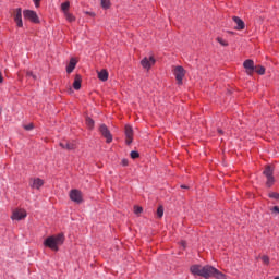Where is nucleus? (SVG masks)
<instances>
[{
  "instance_id": "nucleus-1",
  "label": "nucleus",
  "mask_w": 279,
  "mask_h": 279,
  "mask_svg": "<svg viewBox=\"0 0 279 279\" xmlns=\"http://www.w3.org/2000/svg\"><path fill=\"white\" fill-rule=\"evenodd\" d=\"M191 274L193 276H201L202 278H216V279H226V275L219 271L217 268L213 266H202V265H193L190 268Z\"/></svg>"
},
{
  "instance_id": "nucleus-2",
  "label": "nucleus",
  "mask_w": 279,
  "mask_h": 279,
  "mask_svg": "<svg viewBox=\"0 0 279 279\" xmlns=\"http://www.w3.org/2000/svg\"><path fill=\"white\" fill-rule=\"evenodd\" d=\"M64 243V234L60 233L58 235L49 236L45 240L44 245L49 247L53 252H58L60 245Z\"/></svg>"
},
{
  "instance_id": "nucleus-3",
  "label": "nucleus",
  "mask_w": 279,
  "mask_h": 279,
  "mask_svg": "<svg viewBox=\"0 0 279 279\" xmlns=\"http://www.w3.org/2000/svg\"><path fill=\"white\" fill-rule=\"evenodd\" d=\"M185 75H186V71L182 65H178L177 68H174V76L178 84H182V81L184 80Z\"/></svg>"
},
{
  "instance_id": "nucleus-4",
  "label": "nucleus",
  "mask_w": 279,
  "mask_h": 279,
  "mask_svg": "<svg viewBox=\"0 0 279 279\" xmlns=\"http://www.w3.org/2000/svg\"><path fill=\"white\" fill-rule=\"evenodd\" d=\"M24 19H27L32 23H40V20L38 19V14L33 10H24L23 12Z\"/></svg>"
},
{
  "instance_id": "nucleus-5",
  "label": "nucleus",
  "mask_w": 279,
  "mask_h": 279,
  "mask_svg": "<svg viewBox=\"0 0 279 279\" xmlns=\"http://www.w3.org/2000/svg\"><path fill=\"white\" fill-rule=\"evenodd\" d=\"M25 217H27V211H25V209H15L12 213L11 219L13 221H22Z\"/></svg>"
},
{
  "instance_id": "nucleus-6",
  "label": "nucleus",
  "mask_w": 279,
  "mask_h": 279,
  "mask_svg": "<svg viewBox=\"0 0 279 279\" xmlns=\"http://www.w3.org/2000/svg\"><path fill=\"white\" fill-rule=\"evenodd\" d=\"M99 132L104 138H106L107 143H112V134L110 133V130H108V126L106 124H101L99 126Z\"/></svg>"
},
{
  "instance_id": "nucleus-7",
  "label": "nucleus",
  "mask_w": 279,
  "mask_h": 279,
  "mask_svg": "<svg viewBox=\"0 0 279 279\" xmlns=\"http://www.w3.org/2000/svg\"><path fill=\"white\" fill-rule=\"evenodd\" d=\"M70 199L75 204H82L83 202L82 192L80 190H72L70 192Z\"/></svg>"
},
{
  "instance_id": "nucleus-8",
  "label": "nucleus",
  "mask_w": 279,
  "mask_h": 279,
  "mask_svg": "<svg viewBox=\"0 0 279 279\" xmlns=\"http://www.w3.org/2000/svg\"><path fill=\"white\" fill-rule=\"evenodd\" d=\"M124 134L126 137V145H132V141H134V130L132 129L131 125H125L124 126Z\"/></svg>"
},
{
  "instance_id": "nucleus-9",
  "label": "nucleus",
  "mask_w": 279,
  "mask_h": 279,
  "mask_svg": "<svg viewBox=\"0 0 279 279\" xmlns=\"http://www.w3.org/2000/svg\"><path fill=\"white\" fill-rule=\"evenodd\" d=\"M13 17L17 27H23V11L21 9L14 11Z\"/></svg>"
},
{
  "instance_id": "nucleus-10",
  "label": "nucleus",
  "mask_w": 279,
  "mask_h": 279,
  "mask_svg": "<svg viewBox=\"0 0 279 279\" xmlns=\"http://www.w3.org/2000/svg\"><path fill=\"white\" fill-rule=\"evenodd\" d=\"M141 64L143 66V69H151V66H154L156 64V59H154V57H150V58H144L142 61H141Z\"/></svg>"
},
{
  "instance_id": "nucleus-11",
  "label": "nucleus",
  "mask_w": 279,
  "mask_h": 279,
  "mask_svg": "<svg viewBox=\"0 0 279 279\" xmlns=\"http://www.w3.org/2000/svg\"><path fill=\"white\" fill-rule=\"evenodd\" d=\"M59 145L62 149H66L68 151H73V149L76 147L75 142L66 140L60 142Z\"/></svg>"
},
{
  "instance_id": "nucleus-12",
  "label": "nucleus",
  "mask_w": 279,
  "mask_h": 279,
  "mask_svg": "<svg viewBox=\"0 0 279 279\" xmlns=\"http://www.w3.org/2000/svg\"><path fill=\"white\" fill-rule=\"evenodd\" d=\"M45 184V181L40 178H33L29 180L31 189H36L37 191Z\"/></svg>"
},
{
  "instance_id": "nucleus-13",
  "label": "nucleus",
  "mask_w": 279,
  "mask_h": 279,
  "mask_svg": "<svg viewBox=\"0 0 279 279\" xmlns=\"http://www.w3.org/2000/svg\"><path fill=\"white\" fill-rule=\"evenodd\" d=\"M243 66L244 69H246L247 75H252L254 73V69H255L254 60L252 59L245 60L243 63Z\"/></svg>"
},
{
  "instance_id": "nucleus-14",
  "label": "nucleus",
  "mask_w": 279,
  "mask_h": 279,
  "mask_svg": "<svg viewBox=\"0 0 279 279\" xmlns=\"http://www.w3.org/2000/svg\"><path fill=\"white\" fill-rule=\"evenodd\" d=\"M233 21L236 24L235 29L238 31L245 29V22H243V20H241L238 16H233Z\"/></svg>"
},
{
  "instance_id": "nucleus-15",
  "label": "nucleus",
  "mask_w": 279,
  "mask_h": 279,
  "mask_svg": "<svg viewBox=\"0 0 279 279\" xmlns=\"http://www.w3.org/2000/svg\"><path fill=\"white\" fill-rule=\"evenodd\" d=\"M73 88L74 90H80V88H82V76L80 74L75 75Z\"/></svg>"
},
{
  "instance_id": "nucleus-16",
  "label": "nucleus",
  "mask_w": 279,
  "mask_h": 279,
  "mask_svg": "<svg viewBox=\"0 0 279 279\" xmlns=\"http://www.w3.org/2000/svg\"><path fill=\"white\" fill-rule=\"evenodd\" d=\"M75 66H77V60H75L74 58H72L70 60V63L66 66V72L68 73H73V71H75Z\"/></svg>"
},
{
  "instance_id": "nucleus-17",
  "label": "nucleus",
  "mask_w": 279,
  "mask_h": 279,
  "mask_svg": "<svg viewBox=\"0 0 279 279\" xmlns=\"http://www.w3.org/2000/svg\"><path fill=\"white\" fill-rule=\"evenodd\" d=\"M98 78L101 82H108V71L107 70H101L100 72H98Z\"/></svg>"
},
{
  "instance_id": "nucleus-18",
  "label": "nucleus",
  "mask_w": 279,
  "mask_h": 279,
  "mask_svg": "<svg viewBox=\"0 0 279 279\" xmlns=\"http://www.w3.org/2000/svg\"><path fill=\"white\" fill-rule=\"evenodd\" d=\"M85 123L88 130H93L95 128V120H93L90 117L86 118Z\"/></svg>"
},
{
  "instance_id": "nucleus-19",
  "label": "nucleus",
  "mask_w": 279,
  "mask_h": 279,
  "mask_svg": "<svg viewBox=\"0 0 279 279\" xmlns=\"http://www.w3.org/2000/svg\"><path fill=\"white\" fill-rule=\"evenodd\" d=\"M264 175H266V178L274 177V169L271 168V166L265 168Z\"/></svg>"
},
{
  "instance_id": "nucleus-20",
  "label": "nucleus",
  "mask_w": 279,
  "mask_h": 279,
  "mask_svg": "<svg viewBox=\"0 0 279 279\" xmlns=\"http://www.w3.org/2000/svg\"><path fill=\"white\" fill-rule=\"evenodd\" d=\"M69 8H71V2L69 1H65L61 4V10L63 14H66V12H69Z\"/></svg>"
},
{
  "instance_id": "nucleus-21",
  "label": "nucleus",
  "mask_w": 279,
  "mask_h": 279,
  "mask_svg": "<svg viewBox=\"0 0 279 279\" xmlns=\"http://www.w3.org/2000/svg\"><path fill=\"white\" fill-rule=\"evenodd\" d=\"M254 71L258 73V75H265V66L263 65H256Z\"/></svg>"
},
{
  "instance_id": "nucleus-22",
  "label": "nucleus",
  "mask_w": 279,
  "mask_h": 279,
  "mask_svg": "<svg viewBox=\"0 0 279 279\" xmlns=\"http://www.w3.org/2000/svg\"><path fill=\"white\" fill-rule=\"evenodd\" d=\"M163 215H165V207L159 206L158 209H157V217L159 219H162Z\"/></svg>"
},
{
  "instance_id": "nucleus-23",
  "label": "nucleus",
  "mask_w": 279,
  "mask_h": 279,
  "mask_svg": "<svg viewBox=\"0 0 279 279\" xmlns=\"http://www.w3.org/2000/svg\"><path fill=\"white\" fill-rule=\"evenodd\" d=\"M64 16H65L66 21H69V23H73V21H75V16L69 12H65Z\"/></svg>"
},
{
  "instance_id": "nucleus-24",
  "label": "nucleus",
  "mask_w": 279,
  "mask_h": 279,
  "mask_svg": "<svg viewBox=\"0 0 279 279\" xmlns=\"http://www.w3.org/2000/svg\"><path fill=\"white\" fill-rule=\"evenodd\" d=\"M101 8L108 10L110 8V0H101Z\"/></svg>"
},
{
  "instance_id": "nucleus-25",
  "label": "nucleus",
  "mask_w": 279,
  "mask_h": 279,
  "mask_svg": "<svg viewBox=\"0 0 279 279\" xmlns=\"http://www.w3.org/2000/svg\"><path fill=\"white\" fill-rule=\"evenodd\" d=\"M217 43H219V45L222 47H228V41L223 40L221 37H217Z\"/></svg>"
},
{
  "instance_id": "nucleus-26",
  "label": "nucleus",
  "mask_w": 279,
  "mask_h": 279,
  "mask_svg": "<svg viewBox=\"0 0 279 279\" xmlns=\"http://www.w3.org/2000/svg\"><path fill=\"white\" fill-rule=\"evenodd\" d=\"M266 185H267L268 187H270V186L274 185V177H267Z\"/></svg>"
},
{
  "instance_id": "nucleus-27",
  "label": "nucleus",
  "mask_w": 279,
  "mask_h": 279,
  "mask_svg": "<svg viewBox=\"0 0 279 279\" xmlns=\"http://www.w3.org/2000/svg\"><path fill=\"white\" fill-rule=\"evenodd\" d=\"M270 211L272 213V215L275 216H279V207L278 206H274L270 208Z\"/></svg>"
},
{
  "instance_id": "nucleus-28",
  "label": "nucleus",
  "mask_w": 279,
  "mask_h": 279,
  "mask_svg": "<svg viewBox=\"0 0 279 279\" xmlns=\"http://www.w3.org/2000/svg\"><path fill=\"white\" fill-rule=\"evenodd\" d=\"M262 260H263L264 265H269V256L263 255Z\"/></svg>"
},
{
  "instance_id": "nucleus-29",
  "label": "nucleus",
  "mask_w": 279,
  "mask_h": 279,
  "mask_svg": "<svg viewBox=\"0 0 279 279\" xmlns=\"http://www.w3.org/2000/svg\"><path fill=\"white\" fill-rule=\"evenodd\" d=\"M134 213H135V215H141V213H143V207L135 206Z\"/></svg>"
},
{
  "instance_id": "nucleus-30",
  "label": "nucleus",
  "mask_w": 279,
  "mask_h": 279,
  "mask_svg": "<svg viewBox=\"0 0 279 279\" xmlns=\"http://www.w3.org/2000/svg\"><path fill=\"white\" fill-rule=\"evenodd\" d=\"M269 197H271L272 199H279V194L276 192H272L269 194Z\"/></svg>"
},
{
  "instance_id": "nucleus-31",
  "label": "nucleus",
  "mask_w": 279,
  "mask_h": 279,
  "mask_svg": "<svg viewBox=\"0 0 279 279\" xmlns=\"http://www.w3.org/2000/svg\"><path fill=\"white\" fill-rule=\"evenodd\" d=\"M138 156H140L138 151H134V150L131 151V158L136 159L138 158Z\"/></svg>"
},
{
  "instance_id": "nucleus-32",
  "label": "nucleus",
  "mask_w": 279,
  "mask_h": 279,
  "mask_svg": "<svg viewBox=\"0 0 279 279\" xmlns=\"http://www.w3.org/2000/svg\"><path fill=\"white\" fill-rule=\"evenodd\" d=\"M27 77H33V80H36V75L34 74V72H28L26 73Z\"/></svg>"
},
{
  "instance_id": "nucleus-33",
  "label": "nucleus",
  "mask_w": 279,
  "mask_h": 279,
  "mask_svg": "<svg viewBox=\"0 0 279 279\" xmlns=\"http://www.w3.org/2000/svg\"><path fill=\"white\" fill-rule=\"evenodd\" d=\"M24 128H25V130H28V131L34 130V124H27Z\"/></svg>"
},
{
  "instance_id": "nucleus-34",
  "label": "nucleus",
  "mask_w": 279,
  "mask_h": 279,
  "mask_svg": "<svg viewBox=\"0 0 279 279\" xmlns=\"http://www.w3.org/2000/svg\"><path fill=\"white\" fill-rule=\"evenodd\" d=\"M36 8H40V0H33Z\"/></svg>"
},
{
  "instance_id": "nucleus-35",
  "label": "nucleus",
  "mask_w": 279,
  "mask_h": 279,
  "mask_svg": "<svg viewBox=\"0 0 279 279\" xmlns=\"http://www.w3.org/2000/svg\"><path fill=\"white\" fill-rule=\"evenodd\" d=\"M0 84H3V73L0 71Z\"/></svg>"
},
{
  "instance_id": "nucleus-36",
  "label": "nucleus",
  "mask_w": 279,
  "mask_h": 279,
  "mask_svg": "<svg viewBox=\"0 0 279 279\" xmlns=\"http://www.w3.org/2000/svg\"><path fill=\"white\" fill-rule=\"evenodd\" d=\"M123 167H128V159L122 160Z\"/></svg>"
},
{
  "instance_id": "nucleus-37",
  "label": "nucleus",
  "mask_w": 279,
  "mask_h": 279,
  "mask_svg": "<svg viewBox=\"0 0 279 279\" xmlns=\"http://www.w3.org/2000/svg\"><path fill=\"white\" fill-rule=\"evenodd\" d=\"M218 133H219V134H223V130L218 129Z\"/></svg>"
},
{
  "instance_id": "nucleus-38",
  "label": "nucleus",
  "mask_w": 279,
  "mask_h": 279,
  "mask_svg": "<svg viewBox=\"0 0 279 279\" xmlns=\"http://www.w3.org/2000/svg\"><path fill=\"white\" fill-rule=\"evenodd\" d=\"M182 247H186V242H182Z\"/></svg>"
},
{
  "instance_id": "nucleus-39",
  "label": "nucleus",
  "mask_w": 279,
  "mask_h": 279,
  "mask_svg": "<svg viewBox=\"0 0 279 279\" xmlns=\"http://www.w3.org/2000/svg\"><path fill=\"white\" fill-rule=\"evenodd\" d=\"M181 189H186V186L185 185H181Z\"/></svg>"
}]
</instances>
